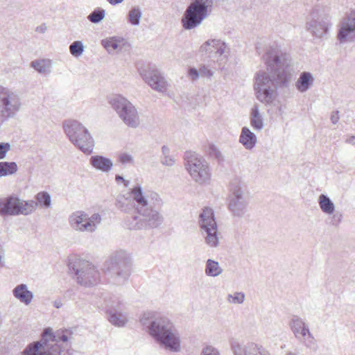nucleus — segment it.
I'll return each instance as SVG.
<instances>
[{
  "label": "nucleus",
  "instance_id": "nucleus-26",
  "mask_svg": "<svg viewBox=\"0 0 355 355\" xmlns=\"http://www.w3.org/2000/svg\"><path fill=\"white\" fill-rule=\"evenodd\" d=\"M314 80L313 75L310 72L304 71L300 73L299 78L295 83V87L300 92H305L311 87Z\"/></svg>",
  "mask_w": 355,
  "mask_h": 355
},
{
  "label": "nucleus",
  "instance_id": "nucleus-49",
  "mask_svg": "<svg viewBox=\"0 0 355 355\" xmlns=\"http://www.w3.org/2000/svg\"><path fill=\"white\" fill-rule=\"evenodd\" d=\"M4 250L2 246L0 245V268L4 266Z\"/></svg>",
  "mask_w": 355,
  "mask_h": 355
},
{
  "label": "nucleus",
  "instance_id": "nucleus-13",
  "mask_svg": "<svg viewBox=\"0 0 355 355\" xmlns=\"http://www.w3.org/2000/svg\"><path fill=\"white\" fill-rule=\"evenodd\" d=\"M21 105V98L17 92L0 86V114L3 120L13 117Z\"/></svg>",
  "mask_w": 355,
  "mask_h": 355
},
{
  "label": "nucleus",
  "instance_id": "nucleus-29",
  "mask_svg": "<svg viewBox=\"0 0 355 355\" xmlns=\"http://www.w3.org/2000/svg\"><path fill=\"white\" fill-rule=\"evenodd\" d=\"M318 204L323 213L327 215H331L334 213L335 205L329 196L325 194H321L318 197Z\"/></svg>",
  "mask_w": 355,
  "mask_h": 355
},
{
  "label": "nucleus",
  "instance_id": "nucleus-2",
  "mask_svg": "<svg viewBox=\"0 0 355 355\" xmlns=\"http://www.w3.org/2000/svg\"><path fill=\"white\" fill-rule=\"evenodd\" d=\"M69 329H58L55 332L50 327L45 328L40 340L27 345L23 355H62L71 345L68 341L71 338Z\"/></svg>",
  "mask_w": 355,
  "mask_h": 355
},
{
  "label": "nucleus",
  "instance_id": "nucleus-1",
  "mask_svg": "<svg viewBox=\"0 0 355 355\" xmlns=\"http://www.w3.org/2000/svg\"><path fill=\"white\" fill-rule=\"evenodd\" d=\"M263 58L270 73L259 71L254 83L257 98L266 104L272 103L278 87H287L294 69L291 56L274 44L267 47Z\"/></svg>",
  "mask_w": 355,
  "mask_h": 355
},
{
  "label": "nucleus",
  "instance_id": "nucleus-41",
  "mask_svg": "<svg viewBox=\"0 0 355 355\" xmlns=\"http://www.w3.org/2000/svg\"><path fill=\"white\" fill-rule=\"evenodd\" d=\"M200 355H220V352L213 346L207 345L202 349Z\"/></svg>",
  "mask_w": 355,
  "mask_h": 355
},
{
  "label": "nucleus",
  "instance_id": "nucleus-50",
  "mask_svg": "<svg viewBox=\"0 0 355 355\" xmlns=\"http://www.w3.org/2000/svg\"><path fill=\"white\" fill-rule=\"evenodd\" d=\"M115 180L117 182H124V185L127 187L130 183L129 181H126L124 180L123 177H122L121 175H116V177H115Z\"/></svg>",
  "mask_w": 355,
  "mask_h": 355
},
{
  "label": "nucleus",
  "instance_id": "nucleus-35",
  "mask_svg": "<svg viewBox=\"0 0 355 355\" xmlns=\"http://www.w3.org/2000/svg\"><path fill=\"white\" fill-rule=\"evenodd\" d=\"M105 16V10L101 8L94 9L88 16L87 19L93 24L100 23Z\"/></svg>",
  "mask_w": 355,
  "mask_h": 355
},
{
  "label": "nucleus",
  "instance_id": "nucleus-45",
  "mask_svg": "<svg viewBox=\"0 0 355 355\" xmlns=\"http://www.w3.org/2000/svg\"><path fill=\"white\" fill-rule=\"evenodd\" d=\"M161 163L163 165L168 166H173L175 164V159L170 155H164L161 159Z\"/></svg>",
  "mask_w": 355,
  "mask_h": 355
},
{
  "label": "nucleus",
  "instance_id": "nucleus-46",
  "mask_svg": "<svg viewBox=\"0 0 355 355\" xmlns=\"http://www.w3.org/2000/svg\"><path fill=\"white\" fill-rule=\"evenodd\" d=\"M198 70L202 77H211L213 75V71L205 65L201 66Z\"/></svg>",
  "mask_w": 355,
  "mask_h": 355
},
{
  "label": "nucleus",
  "instance_id": "nucleus-22",
  "mask_svg": "<svg viewBox=\"0 0 355 355\" xmlns=\"http://www.w3.org/2000/svg\"><path fill=\"white\" fill-rule=\"evenodd\" d=\"M130 195L136 203L135 208L137 211L140 210L141 207L147 208L153 205V202L144 195L141 187L139 184L131 189Z\"/></svg>",
  "mask_w": 355,
  "mask_h": 355
},
{
  "label": "nucleus",
  "instance_id": "nucleus-37",
  "mask_svg": "<svg viewBox=\"0 0 355 355\" xmlns=\"http://www.w3.org/2000/svg\"><path fill=\"white\" fill-rule=\"evenodd\" d=\"M84 45L81 41H75L69 46V51L74 57L80 56L84 51Z\"/></svg>",
  "mask_w": 355,
  "mask_h": 355
},
{
  "label": "nucleus",
  "instance_id": "nucleus-38",
  "mask_svg": "<svg viewBox=\"0 0 355 355\" xmlns=\"http://www.w3.org/2000/svg\"><path fill=\"white\" fill-rule=\"evenodd\" d=\"M37 204L40 203L44 207H49L51 205V196L45 191L40 192L36 196Z\"/></svg>",
  "mask_w": 355,
  "mask_h": 355
},
{
  "label": "nucleus",
  "instance_id": "nucleus-51",
  "mask_svg": "<svg viewBox=\"0 0 355 355\" xmlns=\"http://www.w3.org/2000/svg\"><path fill=\"white\" fill-rule=\"evenodd\" d=\"M163 156L170 155V149L166 146H163L162 148Z\"/></svg>",
  "mask_w": 355,
  "mask_h": 355
},
{
  "label": "nucleus",
  "instance_id": "nucleus-56",
  "mask_svg": "<svg viewBox=\"0 0 355 355\" xmlns=\"http://www.w3.org/2000/svg\"><path fill=\"white\" fill-rule=\"evenodd\" d=\"M257 51L259 53V54H260V48L257 46Z\"/></svg>",
  "mask_w": 355,
  "mask_h": 355
},
{
  "label": "nucleus",
  "instance_id": "nucleus-11",
  "mask_svg": "<svg viewBox=\"0 0 355 355\" xmlns=\"http://www.w3.org/2000/svg\"><path fill=\"white\" fill-rule=\"evenodd\" d=\"M199 225L205 237V243L211 248L218 245V226L214 210L209 207L202 209L199 216Z\"/></svg>",
  "mask_w": 355,
  "mask_h": 355
},
{
  "label": "nucleus",
  "instance_id": "nucleus-39",
  "mask_svg": "<svg viewBox=\"0 0 355 355\" xmlns=\"http://www.w3.org/2000/svg\"><path fill=\"white\" fill-rule=\"evenodd\" d=\"M331 218V225L335 227H338L341 223L343 219V214L340 211H335Z\"/></svg>",
  "mask_w": 355,
  "mask_h": 355
},
{
  "label": "nucleus",
  "instance_id": "nucleus-6",
  "mask_svg": "<svg viewBox=\"0 0 355 355\" xmlns=\"http://www.w3.org/2000/svg\"><path fill=\"white\" fill-rule=\"evenodd\" d=\"M69 269L76 276L77 282L84 286H92L100 280V273L88 261L75 258L69 259Z\"/></svg>",
  "mask_w": 355,
  "mask_h": 355
},
{
  "label": "nucleus",
  "instance_id": "nucleus-12",
  "mask_svg": "<svg viewBox=\"0 0 355 355\" xmlns=\"http://www.w3.org/2000/svg\"><path fill=\"white\" fill-rule=\"evenodd\" d=\"M141 323L148 328L149 334L157 341L174 325L165 317L155 316L153 313H144Z\"/></svg>",
  "mask_w": 355,
  "mask_h": 355
},
{
  "label": "nucleus",
  "instance_id": "nucleus-21",
  "mask_svg": "<svg viewBox=\"0 0 355 355\" xmlns=\"http://www.w3.org/2000/svg\"><path fill=\"white\" fill-rule=\"evenodd\" d=\"M290 326L295 338L300 339L302 337H305L306 335H308L309 337L313 338L309 329L300 317L296 315L293 316L291 321Z\"/></svg>",
  "mask_w": 355,
  "mask_h": 355
},
{
  "label": "nucleus",
  "instance_id": "nucleus-3",
  "mask_svg": "<svg viewBox=\"0 0 355 355\" xmlns=\"http://www.w3.org/2000/svg\"><path fill=\"white\" fill-rule=\"evenodd\" d=\"M155 199L153 205L147 208L141 207L137 215L128 216L125 220V226L130 230H150L159 227L164 221L159 209L162 201L157 193L151 194V200Z\"/></svg>",
  "mask_w": 355,
  "mask_h": 355
},
{
  "label": "nucleus",
  "instance_id": "nucleus-7",
  "mask_svg": "<svg viewBox=\"0 0 355 355\" xmlns=\"http://www.w3.org/2000/svg\"><path fill=\"white\" fill-rule=\"evenodd\" d=\"M185 166L193 181L199 184H208L211 172L207 162L194 152L184 153Z\"/></svg>",
  "mask_w": 355,
  "mask_h": 355
},
{
  "label": "nucleus",
  "instance_id": "nucleus-27",
  "mask_svg": "<svg viewBox=\"0 0 355 355\" xmlns=\"http://www.w3.org/2000/svg\"><path fill=\"white\" fill-rule=\"evenodd\" d=\"M101 44L109 53H112L114 51L122 49V46L124 44V39L119 37H108L102 40Z\"/></svg>",
  "mask_w": 355,
  "mask_h": 355
},
{
  "label": "nucleus",
  "instance_id": "nucleus-47",
  "mask_svg": "<svg viewBox=\"0 0 355 355\" xmlns=\"http://www.w3.org/2000/svg\"><path fill=\"white\" fill-rule=\"evenodd\" d=\"M209 153L211 156L214 157L216 159H220L222 157L221 153L219 150L214 145H211L209 148Z\"/></svg>",
  "mask_w": 355,
  "mask_h": 355
},
{
  "label": "nucleus",
  "instance_id": "nucleus-31",
  "mask_svg": "<svg viewBox=\"0 0 355 355\" xmlns=\"http://www.w3.org/2000/svg\"><path fill=\"white\" fill-rule=\"evenodd\" d=\"M31 66L40 73H48L51 67V61L49 60H35L31 62Z\"/></svg>",
  "mask_w": 355,
  "mask_h": 355
},
{
  "label": "nucleus",
  "instance_id": "nucleus-18",
  "mask_svg": "<svg viewBox=\"0 0 355 355\" xmlns=\"http://www.w3.org/2000/svg\"><path fill=\"white\" fill-rule=\"evenodd\" d=\"M156 342L162 348L171 352H179L181 349L180 336L174 326Z\"/></svg>",
  "mask_w": 355,
  "mask_h": 355
},
{
  "label": "nucleus",
  "instance_id": "nucleus-4",
  "mask_svg": "<svg viewBox=\"0 0 355 355\" xmlns=\"http://www.w3.org/2000/svg\"><path fill=\"white\" fill-rule=\"evenodd\" d=\"M132 270V259L125 251L114 252L104 263L105 275L114 284L122 285L129 279Z\"/></svg>",
  "mask_w": 355,
  "mask_h": 355
},
{
  "label": "nucleus",
  "instance_id": "nucleus-32",
  "mask_svg": "<svg viewBox=\"0 0 355 355\" xmlns=\"http://www.w3.org/2000/svg\"><path fill=\"white\" fill-rule=\"evenodd\" d=\"M250 125L255 130H261L263 127V122L257 107L252 109L250 116Z\"/></svg>",
  "mask_w": 355,
  "mask_h": 355
},
{
  "label": "nucleus",
  "instance_id": "nucleus-8",
  "mask_svg": "<svg viewBox=\"0 0 355 355\" xmlns=\"http://www.w3.org/2000/svg\"><path fill=\"white\" fill-rule=\"evenodd\" d=\"M37 207L36 201L22 200L15 196L0 198L1 216H27L33 212Z\"/></svg>",
  "mask_w": 355,
  "mask_h": 355
},
{
  "label": "nucleus",
  "instance_id": "nucleus-30",
  "mask_svg": "<svg viewBox=\"0 0 355 355\" xmlns=\"http://www.w3.org/2000/svg\"><path fill=\"white\" fill-rule=\"evenodd\" d=\"M205 274L209 277H217L223 272L218 261L209 259L206 261Z\"/></svg>",
  "mask_w": 355,
  "mask_h": 355
},
{
  "label": "nucleus",
  "instance_id": "nucleus-36",
  "mask_svg": "<svg viewBox=\"0 0 355 355\" xmlns=\"http://www.w3.org/2000/svg\"><path fill=\"white\" fill-rule=\"evenodd\" d=\"M141 11L139 7L132 8L128 13V21L133 26H138L141 18Z\"/></svg>",
  "mask_w": 355,
  "mask_h": 355
},
{
  "label": "nucleus",
  "instance_id": "nucleus-9",
  "mask_svg": "<svg viewBox=\"0 0 355 355\" xmlns=\"http://www.w3.org/2000/svg\"><path fill=\"white\" fill-rule=\"evenodd\" d=\"M112 109L128 127L135 128L139 125V116L135 106L125 97L116 95L109 101Z\"/></svg>",
  "mask_w": 355,
  "mask_h": 355
},
{
  "label": "nucleus",
  "instance_id": "nucleus-48",
  "mask_svg": "<svg viewBox=\"0 0 355 355\" xmlns=\"http://www.w3.org/2000/svg\"><path fill=\"white\" fill-rule=\"evenodd\" d=\"M339 120V112L338 110L334 111L331 113V121L332 123L336 124Z\"/></svg>",
  "mask_w": 355,
  "mask_h": 355
},
{
  "label": "nucleus",
  "instance_id": "nucleus-23",
  "mask_svg": "<svg viewBox=\"0 0 355 355\" xmlns=\"http://www.w3.org/2000/svg\"><path fill=\"white\" fill-rule=\"evenodd\" d=\"M12 294L15 298L26 305L29 304L33 299V293L28 289L25 284L17 285L12 290Z\"/></svg>",
  "mask_w": 355,
  "mask_h": 355
},
{
  "label": "nucleus",
  "instance_id": "nucleus-25",
  "mask_svg": "<svg viewBox=\"0 0 355 355\" xmlns=\"http://www.w3.org/2000/svg\"><path fill=\"white\" fill-rule=\"evenodd\" d=\"M89 162L94 168L103 172H109L113 166L111 159L102 155L92 156Z\"/></svg>",
  "mask_w": 355,
  "mask_h": 355
},
{
  "label": "nucleus",
  "instance_id": "nucleus-34",
  "mask_svg": "<svg viewBox=\"0 0 355 355\" xmlns=\"http://www.w3.org/2000/svg\"><path fill=\"white\" fill-rule=\"evenodd\" d=\"M106 302V311L107 313H109V310L110 308L113 307L114 309L118 311H123L125 309V304L122 300H121L118 297L114 296L107 300H105Z\"/></svg>",
  "mask_w": 355,
  "mask_h": 355
},
{
  "label": "nucleus",
  "instance_id": "nucleus-17",
  "mask_svg": "<svg viewBox=\"0 0 355 355\" xmlns=\"http://www.w3.org/2000/svg\"><path fill=\"white\" fill-rule=\"evenodd\" d=\"M311 19L306 23V28L313 35L322 37L325 35L331 26L329 19L327 16L319 15L318 11H313L311 14Z\"/></svg>",
  "mask_w": 355,
  "mask_h": 355
},
{
  "label": "nucleus",
  "instance_id": "nucleus-14",
  "mask_svg": "<svg viewBox=\"0 0 355 355\" xmlns=\"http://www.w3.org/2000/svg\"><path fill=\"white\" fill-rule=\"evenodd\" d=\"M138 71L144 81L153 89L164 93L167 90V82L163 73L155 65L138 67Z\"/></svg>",
  "mask_w": 355,
  "mask_h": 355
},
{
  "label": "nucleus",
  "instance_id": "nucleus-43",
  "mask_svg": "<svg viewBox=\"0 0 355 355\" xmlns=\"http://www.w3.org/2000/svg\"><path fill=\"white\" fill-rule=\"evenodd\" d=\"M188 77L193 81L197 80L200 77L199 70L195 67H189L187 73Z\"/></svg>",
  "mask_w": 355,
  "mask_h": 355
},
{
  "label": "nucleus",
  "instance_id": "nucleus-53",
  "mask_svg": "<svg viewBox=\"0 0 355 355\" xmlns=\"http://www.w3.org/2000/svg\"><path fill=\"white\" fill-rule=\"evenodd\" d=\"M108 2L112 5H116L121 3L123 0H107Z\"/></svg>",
  "mask_w": 355,
  "mask_h": 355
},
{
  "label": "nucleus",
  "instance_id": "nucleus-55",
  "mask_svg": "<svg viewBox=\"0 0 355 355\" xmlns=\"http://www.w3.org/2000/svg\"><path fill=\"white\" fill-rule=\"evenodd\" d=\"M286 355H297V354L295 353H293V352H289L286 354Z\"/></svg>",
  "mask_w": 355,
  "mask_h": 355
},
{
  "label": "nucleus",
  "instance_id": "nucleus-54",
  "mask_svg": "<svg viewBox=\"0 0 355 355\" xmlns=\"http://www.w3.org/2000/svg\"><path fill=\"white\" fill-rule=\"evenodd\" d=\"M40 28V31H41L42 33H44V32L46 31V27L45 26H41Z\"/></svg>",
  "mask_w": 355,
  "mask_h": 355
},
{
  "label": "nucleus",
  "instance_id": "nucleus-28",
  "mask_svg": "<svg viewBox=\"0 0 355 355\" xmlns=\"http://www.w3.org/2000/svg\"><path fill=\"white\" fill-rule=\"evenodd\" d=\"M108 320L113 325L123 327L128 322L127 315L123 311H118L113 307L109 310Z\"/></svg>",
  "mask_w": 355,
  "mask_h": 355
},
{
  "label": "nucleus",
  "instance_id": "nucleus-5",
  "mask_svg": "<svg viewBox=\"0 0 355 355\" xmlns=\"http://www.w3.org/2000/svg\"><path fill=\"white\" fill-rule=\"evenodd\" d=\"M63 129L69 141L83 153L89 155L93 152L94 139L81 123L76 120H65Z\"/></svg>",
  "mask_w": 355,
  "mask_h": 355
},
{
  "label": "nucleus",
  "instance_id": "nucleus-42",
  "mask_svg": "<svg viewBox=\"0 0 355 355\" xmlns=\"http://www.w3.org/2000/svg\"><path fill=\"white\" fill-rule=\"evenodd\" d=\"M10 150V144L8 142L0 143V159L6 157L7 153Z\"/></svg>",
  "mask_w": 355,
  "mask_h": 355
},
{
  "label": "nucleus",
  "instance_id": "nucleus-33",
  "mask_svg": "<svg viewBox=\"0 0 355 355\" xmlns=\"http://www.w3.org/2000/svg\"><path fill=\"white\" fill-rule=\"evenodd\" d=\"M18 167L15 162H0V178L12 175L17 171Z\"/></svg>",
  "mask_w": 355,
  "mask_h": 355
},
{
  "label": "nucleus",
  "instance_id": "nucleus-20",
  "mask_svg": "<svg viewBox=\"0 0 355 355\" xmlns=\"http://www.w3.org/2000/svg\"><path fill=\"white\" fill-rule=\"evenodd\" d=\"M226 44L220 40H211L207 41L200 47L202 52L206 53L212 59H218L225 53Z\"/></svg>",
  "mask_w": 355,
  "mask_h": 355
},
{
  "label": "nucleus",
  "instance_id": "nucleus-52",
  "mask_svg": "<svg viewBox=\"0 0 355 355\" xmlns=\"http://www.w3.org/2000/svg\"><path fill=\"white\" fill-rule=\"evenodd\" d=\"M346 142L355 146V136H350L346 139Z\"/></svg>",
  "mask_w": 355,
  "mask_h": 355
},
{
  "label": "nucleus",
  "instance_id": "nucleus-24",
  "mask_svg": "<svg viewBox=\"0 0 355 355\" xmlns=\"http://www.w3.org/2000/svg\"><path fill=\"white\" fill-rule=\"evenodd\" d=\"M239 142L247 150H252L257 143V137L249 128L243 127L239 137Z\"/></svg>",
  "mask_w": 355,
  "mask_h": 355
},
{
  "label": "nucleus",
  "instance_id": "nucleus-10",
  "mask_svg": "<svg viewBox=\"0 0 355 355\" xmlns=\"http://www.w3.org/2000/svg\"><path fill=\"white\" fill-rule=\"evenodd\" d=\"M103 220L102 216L94 213L90 216L83 211L72 213L69 217L70 227L77 232H94Z\"/></svg>",
  "mask_w": 355,
  "mask_h": 355
},
{
  "label": "nucleus",
  "instance_id": "nucleus-40",
  "mask_svg": "<svg viewBox=\"0 0 355 355\" xmlns=\"http://www.w3.org/2000/svg\"><path fill=\"white\" fill-rule=\"evenodd\" d=\"M230 298H232V302L235 304H242L245 300V295L242 293H236L234 296L230 294L228 295V300L230 301Z\"/></svg>",
  "mask_w": 355,
  "mask_h": 355
},
{
  "label": "nucleus",
  "instance_id": "nucleus-16",
  "mask_svg": "<svg viewBox=\"0 0 355 355\" xmlns=\"http://www.w3.org/2000/svg\"><path fill=\"white\" fill-rule=\"evenodd\" d=\"M337 38L341 44L355 42V9L340 22Z\"/></svg>",
  "mask_w": 355,
  "mask_h": 355
},
{
  "label": "nucleus",
  "instance_id": "nucleus-19",
  "mask_svg": "<svg viewBox=\"0 0 355 355\" xmlns=\"http://www.w3.org/2000/svg\"><path fill=\"white\" fill-rule=\"evenodd\" d=\"M232 349L234 355H270L262 346L254 343H232Z\"/></svg>",
  "mask_w": 355,
  "mask_h": 355
},
{
  "label": "nucleus",
  "instance_id": "nucleus-44",
  "mask_svg": "<svg viewBox=\"0 0 355 355\" xmlns=\"http://www.w3.org/2000/svg\"><path fill=\"white\" fill-rule=\"evenodd\" d=\"M119 160L123 164L133 163V157L127 153H122L119 155Z\"/></svg>",
  "mask_w": 355,
  "mask_h": 355
},
{
  "label": "nucleus",
  "instance_id": "nucleus-15",
  "mask_svg": "<svg viewBox=\"0 0 355 355\" xmlns=\"http://www.w3.org/2000/svg\"><path fill=\"white\" fill-rule=\"evenodd\" d=\"M230 187L229 208L235 216H241L247 207L244 190L237 179L232 181Z\"/></svg>",
  "mask_w": 355,
  "mask_h": 355
}]
</instances>
